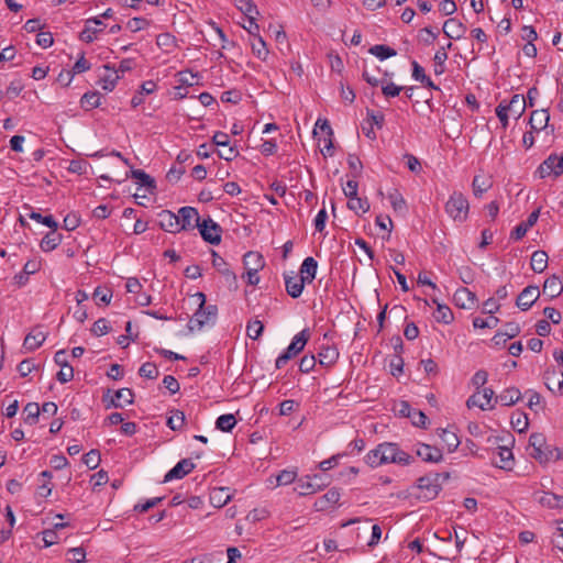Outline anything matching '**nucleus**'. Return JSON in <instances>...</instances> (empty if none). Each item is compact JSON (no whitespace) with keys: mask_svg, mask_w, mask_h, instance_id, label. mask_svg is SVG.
<instances>
[{"mask_svg":"<svg viewBox=\"0 0 563 563\" xmlns=\"http://www.w3.org/2000/svg\"><path fill=\"white\" fill-rule=\"evenodd\" d=\"M413 457L402 451L397 443L383 442L375 449L367 452L364 462L372 468H376L384 464L409 465Z\"/></svg>","mask_w":563,"mask_h":563,"instance_id":"f257e3e1","label":"nucleus"},{"mask_svg":"<svg viewBox=\"0 0 563 563\" xmlns=\"http://www.w3.org/2000/svg\"><path fill=\"white\" fill-rule=\"evenodd\" d=\"M192 297L197 300L198 309L188 322V329L191 332L214 324L218 316V307L216 305L207 306L203 292H196Z\"/></svg>","mask_w":563,"mask_h":563,"instance_id":"f03ea898","label":"nucleus"},{"mask_svg":"<svg viewBox=\"0 0 563 563\" xmlns=\"http://www.w3.org/2000/svg\"><path fill=\"white\" fill-rule=\"evenodd\" d=\"M530 455L540 463H547L551 460H559L561 452L559 449H550L547 445L545 437L542 433H532L529 438Z\"/></svg>","mask_w":563,"mask_h":563,"instance_id":"7ed1b4c3","label":"nucleus"},{"mask_svg":"<svg viewBox=\"0 0 563 563\" xmlns=\"http://www.w3.org/2000/svg\"><path fill=\"white\" fill-rule=\"evenodd\" d=\"M470 205L466 197L460 191H453L445 203V212L456 221L464 222L468 217Z\"/></svg>","mask_w":563,"mask_h":563,"instance_id":"20e7f679","label":"nucleus"},{"mask_svg":"<svg viewBox=\"0 0 563 563\" xmlns=\"http://www.w3.org/2000/svg\"><path fill=\"white\" fill-rule=\"evenodd\" d=\"M309 338L310 334L308 329H303L302 331L297 333L292 338L288 347L276 358V368L284 367L291 358L297 356L305 349Z\"/></svg>","mask_w":563,"mask_h":563,"instance_id":"39448f33","label":"nucleus"},{"mask_svg":"<svg viewBox=\"0 0 563 563\" xmlns=\"http://www.w3.org/2000/svg\"><path fill=\"white\" fill-rule=\"evenodd\" d=\"M440 476V474L434 473L420 477L417 482V488L420 492L418 497L423 500L434 499L441 490Z\"/></svg>","mask_w":563,"mask_h":563,"instance_id":"423d86ee","label":"nucleus"},{"mask_svg":"<svg viewBox=\"0 0 563 563\" xmlns=\"http://www.w3.org/2000/svg\"><path fill=\"white\" fill-rule=\"evenodd\" d=\"M537 173L540 178H545L550 175L559 177L563 174V152L561 156L556 154L549 155L538 167Z\"/></svg>","mask_w":563,"mask_h":563,"instance_id":"0eeeda50","label":"nucleus"},{"mask_svg":"<svg viewBox=\"0 0 563 563\" xmlns=\"http://www.w3.org/2000/svg\"><path fill=\"white\" fill-rule=\"evenodd\" d=\"M212 266L222 275L225 284L232 290L238 289V278L235 273L231 269L230 265L218 255L216 252H212Z\"/></svg>","mask_w":563,"mask_h":563,"instance_id":"6e6552de","label":"nucleus"},{"mask_svg":"<svg viewBox=\"0 0 563 563\" xmlns=\"http://www.w3.org/2000/svg\"><path fill=\"white\" fill-rule=\"evenodd\" d=\"M198 229L206 242L210 244H219L221 242V227L212 219L208 218L198 223Z\"/></svg>","mask_w":563,"mask_h":563,"instance_id":"1a4fd4ad","label":"nucleus"},{"mask_svg":"<svg viewBox=\"0 0 563 563\" xmlns=\"http://www.w3.org/2000/svg\"><path fill=\"white\" fill-rule=\"evenodd\" d=\"M327 484L322 481L320 475L307 477L306 479H299L296 482L294 490L300 496H307L317 493Z\"/></svg>","mask_w":563,"mask_h":563,"instance_id":"9d476101","label":"nucleus"},{"mask_svg":"<svg viewBox=\"0 0 563 563\" xmlns=\"http://www.w3.org/2000/svg\"><path fill=\"white\" fill-rule=\"evenodd\" d=\"M495 393L492 388H484L468 397L466 406L468 408L478 407L482 410L493 409L492 399Z\"/></svg>","mask_w":563,"mask_h":563,"instance_id":"9b49d317","label":"nucleus"},{"mask_svg":"<svg viewBox=\"0 0 563 563\" xmlns=\"http://www.w3.org/2000/svg\"><path fill=\"white\" fill-rule=\"evenodd\" d=\"M213 143L217 146L223 147V150L219 151V157L225 159V161H232L239 155V151L230 146V139L229 135L224 132H217L212 137Z\"/></svg>","mask_w":563,"mask_h":563,"instance_id":"f8f14e48","label":"nucleus"},{"mask_svg":"<svg viewBox=\"0 0 563 563\" xmlns=\"http://www.w3.org/2000/svg\"><path fill=\"white\" fill-rule=\"evenodd\" d=\"M179 228L181 230H189L194 228H198V223H201L199 220V214L196 208L192 207H181L177 214Z\"/></svg>","mask_w":563,"mask_h":563,"instance_id":"ddd939ff","label":"nucleus"},{"mask_svg":"<svg viewBox=\"0 0 563 563\" xmlns=\"http://www.w3.org/2000/svg\"><path fill=\"white\" fill-rule=\"evenodd\" d=\"M286 291L291 298H298L301 296L305 284L307 282L295 272L284 274Z\"/></svg>","mask_w":563,"mask_h":563,"instance_id":"4468645a","label":"nucleus"},{"mask_svg":"<svg viewBox=\"0 0 563 563\" xmlns=\"http://www.w3.org/2000/svg\"><path fill=\"white\" fill-rule=\"evenodd\" d=\"M540 297V290L538 286H527L518 296L516 305L521 310L526 311L532 307V305Z\"/></svg>","mask_w":563,"mask_h":563,"instance_id":"2eb2a0df","label":"nucleus"},{"mask_svg":"<svg viewBox=\"0 0 563 563\" xmlns=\"http://www.w3.org/2000/svg\"><path fill=\"white\" fill-rule=\"evenodd\" d=\"M195 468V463L190 459L180 460L164 477V482L180 479Z\"/></svg>","mask_w":563,"mask_h":563,"instance_id":"dca6fc26","label":"nucleus"},{"mask_svg":"<svg viewBox=\"0 0 563 563\" xmlns=\"http://www.w3.org/2000/svg\"><path fill=\"white\" fill-rule=\"evenodd\" d=\"M455 303L463 309H472L476 306V295L466 287L457 289L454 294Z\"/></svg>","mask_w":563,"mask_h":563,"instance_id":"f3484780","label":"nucleus"},{"mask_svg":"<svg viewBox=\"0 0 563 563\" xmlns=\"http://www.w3.org/2000/svg\"><path fill=\"white\" fill-rule=\"evenodd\" d=\"M539 214H540V210H539V209H538V210L532 211V212L528 216V218H527V220H526V221L521 222L520 224H518V225L512 230V232H511V234H510V238H511L512 240H516V241L521 240V239L526 235V233L528 232V230H529L530 228H532V227L537 223V221H538V219H539Z\"/></svg>","mask_w":563,"mask_h":563,"instance_id":"a211bd4d","label":"nucleus"},{"mask_svg":"<svg viewBox=\"0 0 563 563\" xmlns=\"http://www.w3.org/2000/svg\"><path fill=\"white\" fill-rule=\"evenodd\" d=\"M120 79L118 70L109 65L103 66V73L99 76V84L106 91H112Z\"/></svg>","mask_w":563,"mask_h":563,"instance_id":"6ab92c4d","label":"nucleus"},{"mask_svg":"<svg viewBox=\"0 0 563 563\" xmlns=\"http://www.w3.org/2000/svg\"><path fill=\"white\" fill-rule=\"evenodd\" d=\"M340 492L335 488H331L323 496L316 500L314 508L318 511H324L336 505L340 500Z\"/></svg>","mask_w":563,"mask_h":563,"instance_id":"aec40b11","label":"nucleus"},{"mask_svg":"<svg viewBox=\"0 0 563 563\" xmlns=\"http://www.w3.org/2000/svg\"><path fill=\"white\" fill-rule=\"evenodd\" d=\"M416 453L424 462L438 463L442 460V452L429 444H419Z\"/></svg>","mask_w":563,"mask_h":563,"instance_id":"412c9836","label":"nucleus"},{"mask_svg":"<svg viewBox=\"0 0 563 563\" xmlns=\"http://www.w3.org/2000/svg\"><path fill=\"white\" fill-rule=\"evenodd\" d=\"M527 107V101L521 95H514L510 101L505 104L506 110H508L509 114L518 120L525 112Z\"/></svg>","mask_w":563,"mask_h":563,"instance_id":"4be33fe9","label":"nucleus"},{"mask_svg":"<svg viewBox=\"0 0 563 563\" xmlns=\"http://www.w3.org/2000/svg\"><path fill=\"white\" fill-rule=\"evenodd\" d=\"M159 227L167 232L180 231L178 218L169 210H164L158 214Z\"/></svg>","mask_w":563,"mask_h":563,"instance_id":"5701e85b","label":"nucleus"},{"mask_svg":"<svg viewBox=\"0 0 563 563\" xmlns=\"http://www.w3.org/2000/svg\"><path fill=\"white\" fill-rule=\"evenodd\" d=\"M133 398L134 394L130 388H121L114 393V396L111 398L110 402L106 406V408H122L123 402L128 405L133 404Z\"/></svg>","mask_w":563,"mask_h":563,"instance_id":"b1692460","label":"nucleus"},{"mask_svg":"<svg viewBox=\"0 0 563 563\" xmlns=\"http://www.w3.org/2000/svg\"><path fill=\"white\" fill-rule=\"evenodd\" d=\"M563 291V284L559 276L552 275L545 279L543 284V295L553 299L560 296Z\"/></svg>","mask_w":563,"mask_h":563,"instance_id":"393cba45","label":"nucleus"},{"mask_svg":"<svg viewBox=\"0 0 563 563\" xmlns=\"http://www.w3.org/2000/svg\"><path fill=\"white\" fill-rule=\"evenodd\" d=\"M466 27L462 22L456 19H448L443 24V33L453 40H459L463 36Z\"/></svg>","mask_w":563,"mask_h":563,"instance_id":"a878e982","label":"nucleus"},{"mask_svg":"<svg viewBox=\"0 0 563 563\" xmlns=\"http://www.w3.org/2000/svg\"><path fill=\"white\" fill-rule=\"evenodd\" d=\"M102 24V21L98 18L88 19L85 29L80 32V40L86 43H91L97 37V33L99 32L98 26Z\"/></svg>","mask_w":563,"mask_h":563,"instance_id":"bb28decb","label":"nucleus"},{"mask_svg":"<svg viewBox=\"0 0 563 563\" xmlns=\"http://www.w3.org/2000/svg\"><path fill=\"white\" fill-rule=\"evenodd\" d=\"M46 340V333L40 329L32 330L24 339L23 346L27 351L38 349Z\"/></svg>","mask_w":563,"mask_h":563,"instance_id":"cd10ccee","label":"nucleus"},{"mask_svg":"<svg viewBox=\"0 0 563 563\" xmlns=\"http://www.w3.org/2000/svg\"><path fill=\"white\" fill-rule=\"evenodd\" d=\"M318 268L317 261L309 256L306 257L300 266V276L307 282V284H311L316 278Z\"/></svg>","mask_w":563,"mask_h":563,"instance_id":"c85d7f7f","label":"nucleus"},{"mask_svg":"<svg viewBox=\"0 0 563 563\" xmlns=\"http://www.w3.org/2000/svg\"><path fill=\"white\" fill-rule=\"evenodd\" d=\"M550 120L549 112L544 109L534 110L529 119V123L533 131H541L547 128Z\"/></svg>","mask_w":563,"mask_h":563,"instance_id":"c756f323","label":"nucleus"},{"mask_svg":"<svg viewBox=\"0 0 563 563\" xmlns=\"http://www.w3.org/2000/svg\"><path fill=\"white\" fill-rule=\"evenodd\" d=\"M521 398V393L516 387H509L503 390L495 399L496 402H500L503 406H512Z\"/></svg>","mask_w":563,"mask_h":563,"instance_id":"7c9ffc66","label":"nucleus"},{"mask_svg":"<svg viewBox=\"0 0 563 563\" xmlns=\"http://www.w3.org/2000/svg\"><path fill=\"white\" fill-rule=\"evenodd\" d=\"M318 356L320 365L329 367L336 363L339 358V351L334 346H322Z\"/></svg>","mask_w":563,"mask_h":563,"instance_id":"2f4dec72","label":"nucleus"},{"mask_svg":"<svg viewBox=\"0 0 563 563\" xmlns=\"http://www.w3.org/2000/svg\"><path fill=\"white\" fill-rule=\"evenodd\" d=\"M498 460L493 459V463L504 470H510L514 464L512 451L507 446L498 448Z\"/></svg>","mask_w":563,"mask_h":563,"instance_id":"473e14b6","label":"nucleus"},{"mask_svg":"<svg viewBox=\"0 0 563 563\" xmlns=\"http://www.w3.org/2000/svg\"><path fill=\"white\" fill-rule=\"evenodd\" d=\"M126 177L137 180L139 185L146 187L151 192L156 189L155 180L142 169H131Z\"/></svg>","mask_w":563,"mask_h":563,"instance_id":"72a5a7b5","label":"nucleus"},{"mask_svg":"<svg viewBox=\"0 0 563 563\" xmlns=\"http://www.w3.org/2000/svg\"><path fill=\"white\" fill-rule=\"evenodd\" d=\"M549 256L545 251H534L531 255L530 266L534 273H542L548 267Z\"/></svg>","mask_w":563,"mask_h":563,"instance_id":"f704fd0d","label":"nucleus"},{"mask_svg":"<svg viewBox=\"0 0 563 563\" xmlns=\"http://www.w3.org/2000/svg\"><path fill=\"white\" fill-rule=\"evenodd\" d=\"M230 500H231V495L229 493V488H227V487L213 488L210 494V503L214 507H223Z\"/></svg>","mask_w":563,"mask_h":563,"instance_id":"c9c22d12","label":"nucleus"},{"mask_svg":"<svg viewBox=\"0 0 563 563\" xmlns=\"http://www.w3.org/2000/svg\"><path fill=\"white\" fill-rule=\"evenodd\" d=\"M431 300L437 305V311L434 313L435 320L444 324L451 323L454 319L452 310L446 305L440 303L437 298H432Z\"/></svg>","mask_w":563,"mask_h":563,"instance_id":"e433bc0d","label":"nucleus"},{"mask_svg":"<svg viewBox=\"0 0 563 563\" xmlns=\"http://www.w3.org/2000/svg\"><path fill=\"white\" fill-rule=\"evenodd\" d=\"M62 242V235L54 229L47 233L41 241V249L44 252H51L55 250Z\"/></svg>","mask_w":563,"mask_h":563,"instance_id":"4c0bfd02","label":"nucleus"},{"mask_svg":"<svg viewBox=\"0 0 563 563\" xmlns=\"http://www.w3.org/2000/svg\"><path fill=\"white\" fill-rule=\"evenodd\" d=\"M538 500L542 506L549 508H563V496L551 492H543Z\"/></svg>","mask_w":563,"mask_h":563,"instance_id":"58836bf2","label":"nucleus"},{"mask_svg":"<svg viewBox=\"0 0 563 563\" xmlns=\"http://www.w3.org/2000/svg\"><path fill=\"white\" fill-rule=\"evenodd\" d=\"M41 413V409L38 404L36 402H29L23 408V420L26 424L34 426L38 421V416Z\"/></svg>","mask_w":563,"mask_h":563,"instance_id":"ea45409f","label":"nucleus"},{"mask_svg":"<svg viewBox=\"0 0 563 563\" xmlns=\"http://www.w3.org/2000/svg\"><path fill=\"white\" fill-rule=\"evenodd\" d=\"M101 95L98 91L86 92L80 99L82 109L89 111L100 106Z\"/></svg>","mask_w":563,"mask_h":563,"instance_id":"a19ab883","label":"nucleus"},{"mask_svg":"<svg viewBox=\"0 0 563 563\" xmlns=\"http://www.w3.org/2000/svg\"><path fill=\"white\" fill-rule=\"evenodd\" d=\"M439 435L442 442L446 445L449 452H454L459 448L460 440L455 432L448 429H442Z\"/></svg>","mask_w":563,"mask_h":563,"instance_id":"79ce46f5","label":"nucleus"},{"mask_svg":"<svg viewBox=\"0 0 563 563\" xmlns=\"http://www.w3.org/2000/svg\"><path fill=\"white\" fill-rule=\"evenodd\" d=\"M492 186V183L485 176L476 175L473 179L472 187L475 197H482Z\"/></svg>","mask_w":563,"mask_h":563,"instance_id":"37998d69","label":"nucleus"},{"mask_svg":"<svg viewBox=\"0 0 563 563\" xmlns=\"http://www.w3.org/2000/svg\"><path fill=\"white\" fill-rule=\"evenodd\" d=\"M245 268H256L260 271L264 267L263 256L257 252H247L243 257Z\"/></svg>","mask_w":563,"mask_h":563,"instance_id":"c03bdc74","label":"nucleus"},{"mask_svg":"<svg viewBox=\"0 0 563 563\" xmlns=\"http://www.w3.org/2000/svg\"><path fill=\"white\" fill-rule=\"evenodd\" d=\"M519 333H520V327L515 322H509L505 325L503 331H499L494 335L493 341L495 342V344L498 345L499 338L506 336L508 339H512V338L517 336Z\"/></svg>","mask_w":563,"mask_h":563,"instance_id":"a18cd8bd","label":"nucleus"},{"mask_svg":"<svg viewBox=\"0 0 563 563\" xmlns=\"http://www.w3.org/2000/svg\"><path fill=\"white\" fill-rule=\"evenodd\" d=\"M347 207L350 210L354 211L356 214L365 213L369 210V202L365 198H360L358 196H355L347 201Z\"/></svg>","mask_w":563,"mask_h":563,"instance_id":"49530a36","label":"nucleus"},{"mask_svg":"<svg viewBox=\"0 0 563 563\" xmlns=\"http://www.w3.org/2000/svg\"><path fill=\"white\" fill-rule=\"evenodd\" d=\"M251 47L257 58L265 60L268 55L265 41L258 35L254 36L251 41Z\"/></svg>","mask_w":563,"mask_h":563,"instance_id":"de8ad7c7","label":"nucleus"},{"mask_svg":"<svg viewBox=\"0 0 563 563\" xmlns=\"http://www.w3.org/2000/svg\"><path fill=\"white\" fill-rule=\"evenodd\" d=\"M368 52L372 55H374L375 57L379 58L380 60L396 56V54H397V52L394 48H391L387 45H383V44H377V45L372 46L368 49Z\"/></svg>","mask_w":563,"mask_h":563,"instance_id":"09e8293b","label":"nucleus"},{"mask_svg":"<svg viewBox=\"0 0 563 563\" xmlns=\"http://www.w3.org/2000/svg\"><path fill=\"white\" fill-rule=\"evenodd\" d=\"M236 424V419L232 413L220 416L216 421L217 429L223 432H230Z\"/></svg>","mask_w":563,"mask_h":563,"instance_id":"8fccbe9b","label":"nucleus"},{"mask_svg":"<svg viewBox=\"0 0 563 563\" xmlns=\"http://www.w3.org/2000/svg\"><path fill=\"white\" fill-rule=\"evenodd\" d=\"M510 422H511L512 428L519 433L525 432L529 426L528 417L525 412L514 413L511 416Z\"/></svg>","mask_w":563,"mask_h":563,"instance_id":"3c124183","label":"nucleus"},{"mask_svg":"<svg viewBox=\"0 0 563 563\" xmlns=\"http://www.w3.org/2000/svg\"><path fill=\"white\" fill-rule=\"evenodd\" d=\"M388 199L390 201L391 207L397 212H404L407 209L406 200L398 190H393L388 194Z\"/></svg>","mask_w":563,"mask_h":563,"instance_id":"603ef678","label":"nucleus"},{"mask_svg":"<svg viewBox=\"0 0 563 563\" xmlns=\"http://www.w3.org/2000/svg\"><path fill=\"white\" fill-rule=\"evenodd\" d=\"M185 423V413L180 410L172 411V415L169 416L167 420V426L176 431L180 430L184 427Z\"/></svg>","mask_w":563,"mask_h":563,"instance_id":"864d4df0","label":"nucleus"},{"mask_svg":"<svg viewBox=\"0 0 563 563\" xmlns=\"http://www.w3.org/2000/svg\"><path fill=\"white\" fill-rule=\"evenodd\" d=\"M405 89L402 86H398L391 81L382 82V92L385 98H395Z\"/></svg>","mask_w":563,"mask_h":563,"instance_id":"5fc2aeb1","label":"nucleus"},{"mask_svg":"<svg viewBox=\"0 0 563 563\" xmlns=\"http://www.w3.org/2000/svg\"><path fill=\"white\" fill-rule=\"evenodd\" d=\"M264 330V325L260 320L250 321L246 325L247 336L252 340H257Z\"/></svg>","mask_w":563,"mask_h":563,"instance_id":"6e6d98bb","label":"nucleus"},{"mask_svg":"<svg viewBox=\"0 0 563 563\" xmlns=\"http://www.w3.org/2000/svg\"><path fill=\"white\" fill-rule=\"evenodd\" d=\"M101 461L100 452L98 450H91L82 456V462L90 470H95L98 467Z\"/></svg>","mask_w":563,"mask_h":563,"instance_id":"4d7b16f0","label":"nucleus"},{"mask_svg":"<svg viewBox=\"0 0 563 563\" xmlns=\"http://www.w3.org/2000/svg\"><path fill=\"white\" fill-rule=\"evenodd\" d=\"M89 167V163L85 159H73L67 169L77 175H85Z\"/></svg>","mask_w":563,"mask_h":563,"instance_id":"13d9d810","label":"nucleus"},{"mask_svg":"<svg viewBox=\"0 0 563 563\" xmlns=\"http://www.w3.org/2000/svg\"><path fill=\"white\" fill-rule=\"evenodd\" d=\"M238 8L246 18H253L258 14L257 7L252 0H239Z\"/></svg>","mask_w":563,"mask_h":563,"instance_id":"bf43d9fd","label":"nucleus"},{"mask_svg":"<svg viewBox=\"0 0 563 563\" xmlns=\"http://www.w3.org/2000/svg\"><path fill=\"white\" fill-rule=\"evenodd\" d=\"M297 473L290 470H284L276 476V486L289 485L295 482Z\"/></svg>","mask_w":563,"mask_h":563,"instance_id":"052dcab7","label":"nucleus"},{"mask_svg":"<svg viewBox=\"0 0 563 563\" xmlns=\"http://www.w3.org/2000/svg\"><path fill=\"white\" fill-rule=\"evenodd\" d=\"M139 374L142 377L148 378V379H155L157 378L159 372L154 363H144L140 369Z\"/></svg>","mask_w":563,"mask_h":563,"instance_id":"680f3d73","label":"nucleus"},{"mask_svg":"<svg viewBox=\"0 0 563 563\" xmlns=\"http://www.w3.org/2000/svg\"><path fill=\"white\" fill-rule=\"evenodd\" d=\"M497 324H498V319L496 317H493V316L487 318V319H483V318L477 317V318H475L473 320V325L476 329H485V328L493 329Z\"/></svg>","mask_w":563,"mask_h":563,"instance_id":"e2e57ef3","label":"nucleus"},{"mask_svg":"<svg viewBox=\"0 0 563 563\" xmlns=\"http://www.w3.org/2000/svg\"><path fill=\"white\" fill-rule=\"evenodd\" d=\"M390 374L393 376H399L404 372V360L401 355H394L389 362Z\"/></svg>","mask_w":563,"mask_h":563,"instance_id":"0e129e2a","label":"nucleus"},{"mask_svg":"<svg viewBox=\"0 0 563 563\" xmlns=\"http://www.w3.org/2000/svg\"><path fill=\"white\" fill-rule=\"evenodd\" d=\"M110 331V325H109V322L101 318V319H98L93 324H92V328H91V332L97 335V336H101V335H104L107 334L108 332Z\"/></svg>","mask_w":563,"mask_h":563,"instance_id":"69168bd1","label":"nucleus"},{"mask_svg":"<svg viewBox=\"0 0 563 563\" xmlns=\"http://www.w3.org/2000/svg\"><path fill=\"white\" fill-rule=\"evenodd\" d=\"M316 363H317V360L314 357V355H305L301 360H300V363H299V371L301 373H309L311 372L314 366H316Z\"/></svg>","mask_w":563,"mask_h":563,"instance_id":"338daca9","label":"nucleus"},{"mask_svg":"<svg viewBox=\"0 0 563 563\" xmlns=\"http://www.w3.org/2000/svg\"><path fill=\"white\" fill-rule=\"evenodd\" d=\"M93 298L104 305H109L112 298V291L107 288L97 287L93 291Z\"/></svg>","mask_w":563,"mask_h":563,"instance_id":"774afa93","label":"nucleus"}]
</instances>
